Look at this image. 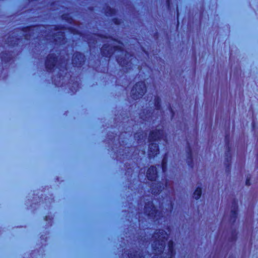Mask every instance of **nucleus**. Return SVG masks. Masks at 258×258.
Segmentation results:
<instances>
[{
    "instance_id": "nucleus-1",
    "label": "nucleus",
    "mask_w": 258,
    "mask_h": 258,
    "mask_svg": "<svg viewBox=\"0 0 258 258\" xmlns=\"http://www.w3.org/2000/svg\"><path fill=\"white\" fill-rule=\"evenodd\" d=\"M168 234L163 230H160L155 232L152 237L154 240L152 247L154 250V255L152 258H171L175 252L173 248V242L169 241L168 245V253L163 252L164 249L165 240H167Z\"/></svg>"
},
{
    "instance_id": "nucleus-2",
    "label": "nucleus",
    "mask_w": 258,
    "mask_h": 258,
    "mask_svg": "<svg viewBox=\"0 0 258 258\" xmlns=\"http://www.w3.org/2000/svg\"><path fill=\"white\" fill-rule=\"evenodd\" d=\"M157 176L156 168L154 166L150 167L146 172V177L148 179L151 181L150 183H148V184L150 185V189L149 192L150 191L153 195L157 194L162 189H164V186L160 182H153L156 179Z\"/></svg>"
},
{
    "instance_id": "nucleus-3",
    "label": "nucleus",
    "mask_w": 258,
    "mask_h": 258,
    "mask_svg": "<svg viewBox=\"0 0 258 258\" xmlns=\"http://www.w3.org/2000/svg\"><path fill=\"white\" fill-rule=\"evenodd\" d=\"M161 139L165 141V137L163 130H161L160 128L156 129L152 131L149 137V140L151 142H156Z\"/></svg>"
},
{
    "instance_id": "nucleus-4",
    "label": "nucleus",
    "mask_w": 258,
    "mask_h": 258,
    "mask_svg": "<svg viewBox=\"0 0 258 258\" xmlns=\"http://www.w3.org/2000/svg\"><path fill=\"white\" fill-rule=\"evenodd\" d=\"M148 213V217L155 219L157 215V211L152 203L148 204V207L146 206V214Z\"/></svg>"
},
{
    "instance_id": "nucleus-5",
    "label": "nucleus",
    "mask_w": 258,
    "mask_h": 258,
    "mask_svg": "<svg viewBox=\"0 0 258 258\" xmlns=\"http://www.w3.org/2000/svg\"><path fill=\"white\" fill-rule=\"evenodd\" d=\"M56 59L53 54L48 55L46 61V67L48 70L52 69L56 64Z\"/></svg>"
},
{
    "instance_id": "nucleus-6",
    "label": "nucleus",
    "mask_w": 258,
    "mask_h": 258,
    "mask_svg": "<svg viewBox=\"0 0 258 258\" xmlns=\"http://www.w3.org/2000/svg\"><path fill=\"white\" fill-rule=\"evenodd\" d=\"M158 146L156 143H151L149 146L148 155L149 157L154 156L158 153Z\"/></svg>"
},
{
    "instance_id": "nucleus-7",
    "label": "nucleus",
    "mask_w": 258,
    "mask_h": 258,
    "mask_svg": "<svg viewBox=\"0 0 258 258\" xmlns=\"http://www.w3.org/2000/svg\"><path fill=\"white\" fill-rule=\"evenodd\" d=\"M54 36H53V40L57 44H61L63 43V41L64 39V35L63 33L60 31L54 33Z\"/></svg>"
},
{
    "instance_id": "nucleus-8",
    "label": "nucleus",
    "mask_w": 258,
    "mask_h": 258,
    "mask_svg": "<svg viewBox=\"0 0 258 258\" xmlns=\"http://www.w3.org/2000/svg\"><path fill=\"white\" fill-rule=\"evenodd\" d=\"M77 59L78 60H79L80 62H81L84 60V56H83V55L80 53H77V54H75L73 56V62L74 64H77V62H75V61H76ZM80 64H81V63H80Z\"/></svg>"
},
{
    "instance_id": "nucleus-9",
    "label": "nucleus",
    "mask_w": 258,
    "mask_h": 258,
    "mask_svg": "<svg viewBox=\"0 0 258 258\" xmlns=\"http://www.w3.org/2000/svg\"><path fill=\"white\" fill-rule=\"evenodd\" d=\"M237 206L236 205H234V207L231 209V220H232L233 221H235V218L237 216Z\"/></svg>"
},
{
    "instance_id": "nucleus-10",
    "label": "nucleus",
    "mask_w": 258,
    "mask_h": 258,
    "mask_svg": "<svg viewBox=\"0 0 258 258\" xmlns=\"http://www.w3.org/2000/svg\"><path fill=\"white\" fill-rule=\"evenodd\" d=\"M201 194H202L201 188L200 187H198L196 189L195 191L194 192V197L196 199L198 200L201 197Z\"/></svg>"
},
{
    "instance_id": "nucleus-11",
    "label": "nucleus",
    "mask_w": 258,
    "mask_h": 258,
    "mask_svg": "<svg viewBox=\"0 0 258 258\" xmlns=\"http://www.w3.org/2000/svg\"><path fill=\"white\" fill-rule=\"evenodd\" d=\"M108 47L106 46V45H104L102 48V52H103V53L107 56L108 55H110L111 53H112V49H111L110 50L109 49L108 50V53L107 54H106V53L105 52V51L107 50V48Z\"/></svg>"
},
{
    "instance_id": "nucleus-12",
    "label": "nucleus",
    "mask_w": 258,
    "mask_h": 258,
    "mask_svg": "<svg viewBox=\"0 0 258 258\" xmlns=\"http://www.w3.org/2000/svg\"><path fill=\"white\" fill-rule=\"evenodd\" d=\"M166 164V159L164 158L162 161V169L164 171H165V170Z\"/></svg>"
},
{
    "instance_id": "nucleus-13",
    "label": "nucleus",
    "mask_w": 258,
    "mask_h": 258,
    "mask_svg": "<svg viewBox=\"0 0 258 258\" xmlns=\"http://www.w3.org/2000/svg\"><path fill=\"white\" fill-rule=\"evenodd\" d=\"M140 86L139 83H138L136 85V86L133 88L132 91V93L133 94H134V92L135 91H137V88H138V87Z\"/></svg>"
},
{
    "instance_id": "nucleus-14",
    "label": "nucleus",
    "mask_w": 258,
    "mask_h": 258,
    "mask_svg": "<svg viewBox=\"0 0 258 258\" xmlns=\"http://www.w3.org/2000/svg\"><path fill=\"white\" fill-rule=\"evenodd\" d=\"M117 60L121 66H124L125 64V60L122 61L121 59H120L119 58L117 59Z\"/></svg>"
},
{
    "instance_id": "nucleus-15",
    "label": "nucleus",
    "mask_w": 258,
    "mask_h": 258,
    "mask_svg": "<svg viewBox=\"0 0 258 258\" xmlns=\"http://www.w3.org/2000/svg\"><path fill=\"white\" fill-rule=\"evenodd\" d=\"M36 29L35 27H30L27 28V30H28V32L30 33H31L33 32Z\"/></svg>"
},
{
    "instance_id": "nucleus-16",
    "label": "nucleus",
    "mask_w": 258,
    "mask_h": 258,
    "mask_svg": "<svg viewBox=\"0 0 258 258\" xmlns=\"http://www.w3.org/2000/svg\"><path fill=\"white\" fill-rule=\"evenodd\" d=\"M155 106H156V107L157 108H158V105H159V98H156L155 97Z\"/></svg>"
},
{
    "instance_id": "nucleus-17",
    "label": "nucleus",
    "mask_w": 258,
    "mask_h": 258,
    "mask_svg": "<svg viewBox=\"0 0 258 258\" xmlns=\"http://www.w3.org/2000/svg\"><path fill=\"white\" fill-rule=\"evenodd\" d=\"M249 180H250V177H247L246 179V182H245L246 185L247 186H249L250 185Z\"/></svg>"
},
{
    "instance_id": "nucleus-18",
    "label": "nucleus",
    "mask_w": 258,
    "mask_h": 258,
    "mask_svg": "<svg viewBox=\"0 0 258 258\" xmlns=\"http://www.w3.org/2000/svg\"><path fill=\"white\" fill-rule=\"evenodd\" d=\"M113 48H114V50H116L117 49H121V46H115V45H114L113 46Z\"/></svg>"
},
{
    "instance_id": "nucleus-19",
    "label": "nucleus",
    "mask_w": 258,
    "mask_h": 258,
    "mask_svg": "<svg viewBox=\"0 0 258 258\" xmlns=\"http://www.w3.org/2000/svg\"><path fill=\"white\" fill-rule=\"evenodd\" d=\"M138 95L139 96H142L144 94V92H143V90H139L138 92Z\"/></svg>"
},
{
    "instance_id": "nucleus-20",
    "label": "nucleus",
    "mask_w": 258,
    "mask_h": 258,
    "mask_svg": "<svg viewBox=\"0 0 258 258\" xmlns=\"http://www.w3.org/2000/svg\"><path fill=\"white\" fill-rule=\"evenodd\" d=\"M125 65H127V63L125 62V64L123 66H125V67H126V66H125Z\"/></svg>"
},
{
    "instance_id": "nucleus-21",
    "label": "nucleus",
    "mask_w": 258,
    "mask_h": 258,
    "mask_svg": "<svg viewBox=\"0 0 258 258\" xmlns=\"http://www.w3.org/2000/svg\"><path fill=\"white\" fill-rule=\"evenodd\" d=\"M10 42L11 44L12 45V42H11V41L10 42L9 41V43Z\"/></svg>"
}]
</instances>
